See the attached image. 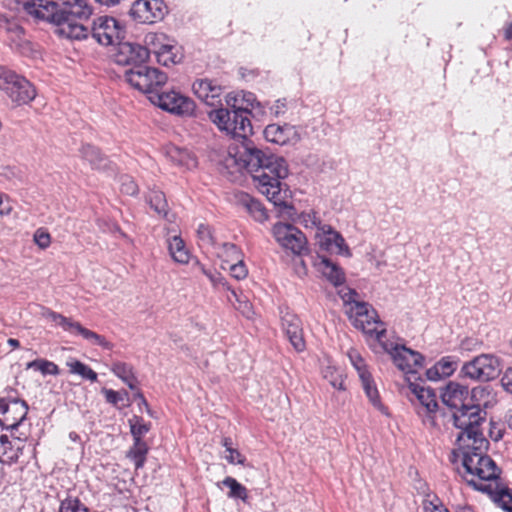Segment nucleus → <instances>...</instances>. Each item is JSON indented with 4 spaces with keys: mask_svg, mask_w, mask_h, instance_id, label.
<instances>
[{
    "mask_svg": "<svg viewBox=\"0 0 512 512\" xmlns=\"http://www.w3.org/2000/svg\"><path fill=\"white\" fill-rule=\"evenodd\" d=\"M242 166L252 174L258 191L278 208V216L294 219L295 208L288 203L289 191L282 180L288 176L286 161L270 152L263 151L248 144L239 152Z\"/></svg>",
    "mask_w": 512,
    "mask_h": 512,
    "instance_id": "obj_1",
    "label": "nucleus"
},
{
    "mask_svg": "<svg viewBox=\"0 0 512 512\" xmlns=\"http://www.w3.org/2000/svg\"><path fill=\"white\" fill-rule=\"evenodd\" d=\"M483 426L479 427L480 435L467 432H459L457 442L462 451V470H459L465 481L476 489L475 484H487L499 477L501 470L496 463L484 452L488 441L483 432Z\"/></svg>",
    "mask_w": 512,
    "mask_h": 512,
    "instance_id": "obj_2",
    "label": "nucleus"
},
{
    "mask_svg": "<svg viewBox=\"0 0 512 512\" xmlns=\"http://www.w3.org/2000/svg\"><path fill=\"white\" fill-rule=\"evenodd\" d=\"M441 399L444 405L452 410L450 415L446 414L448 422L459 429V432H467L480 435L479 427L484 426L487 420L485 410L478 406H470L466 401L470 397V390L467 386L455 381H450L441 388Z\"/></svg>",
    "mask_w": 512,
    "mask_h": 512,
    "instance_id": "obj_3",
    "label": "nucleus"
},
{
    "mask_svg": "<svg viewBox=\"0 0 512 512\" xmlns=\"http://www.w3.org/2000/svg\"><path fill=\"white\" fill-rule=\"evenodd\" d=\"M238 97H226L227 108L214 109L209 112V119L233 138H247L252 134V125L247 107L238 105Z\"/></svg>",
    "mask_w": 512,
    "mask_h": 512,
    "instance_id": "obj_4",
    "label": "nucleus"
},
{
    "mask_svg": "<svg viewBox=\"0 0 512 512\" xmlns=\"http://www.w3.org/2000/svg\"><path fill=\"white\" fill-rule=\"evenodd\" d=\"M124 78L132 87L147 94L150 101H152V96L158 94L167 82L164 72L144 64L125 70Z\"/></svg>",
    "mask_w": 512,
    "mask_h": 512,
    "instance_id": "obj_5",
    "label": "nucleus"
},
{
    "mask_svg": "<svg viewBox=\"0 0 512 512\" xmlns=\"http://www.w3.org/2000/svg\"><path fill=\"white\" fill-rule=\"evenodd\" d=\"M0 90L16 105L28 104L36 97L28 79L4 66H0Z\"/></svg>",
    "mask_w": 512,
    "mask_h": 512,
    "instance_id": "obj_6",
    "label": "nucleus"
},
{
    "mask_svg": "<svg viewBox=\"0 0 512 512\" xmlns=\"http://www.w3.org/2000/svg\"><path fill=\"white\" fill-rule=\"evenodd\" d=\"M501 360L493 354H480L463 363L459 375L461 378L476 382H489L501 374Z\"/></svg>",
    "mask_w": 512,
    "mask_h": 512,
    "instance_id": "obj_7",
    "label": "nucleus"
},
{
    "mask_svg": "<svg viewBox=\"0 0 512 512\" xmlns=\"http://www.w3.org/2000/svg\"><path fill=\"white\" fill-rule=\"evenodd\" d=\"M347 314L355 328L371 337H375L379 343L382 342L386 329L379 320L376 310L368 303L354 301L351 308H348Z\"/></svg>",
    "mask_w": 512,
    "mask_h": 512,
    "instance_id": "obj_8",
    "label": "nucleus"
},
{
    "mask_svg": "<svg viewBox=\"0 0 512 512\" xmlns=\"http://www.w3.org/2000/svg\"><path fill=\"white\" fill-rule=\"evenodd\" d=\"M409 389L420 403L418 414L423 418L425 425L440 428L446 423V413L439 409L435 392L415 383H410Z\"/></svg>",
    "mask_w": 512,
    "mask_h": 512,
    "instance_id": "obj_9",
    "label": "nucleus"
},
{
    "mask_svg": "<svg viewBox=\"0 0 512 512\" xmlns=\"http://www.w3.org/2000/svg\"><path fill=\"white\" fill-rule=\"evenodd\" d=\"M380 345L391 356L396 367L406 374L416 373L423 366L424 357L417 351L392 342L382 341Z\"/></svg>",
    "mask_w": 512,
    "mask_h": 512,
    "instance_id": "obj_10",
    "label": "nucleus"
},
{
    "mask_svg": "<svg viewBox=\"0 0 512 512\" xmlns=\"http://www.w3.org/2000/svg\"><path fill=\"white\" fill-rule=\"evenodd\" d=\"M42 315L72 335H80L85 340L104 348L111 347V344L104 337L83 327L79 322L74 321L72 318L65 317L64 315L48 308L43 311Z\"/></svg>",
    "mask_w": 512,
    "mask_h": 512,
    "instance_id": "obj_11",
    "label": "nucleus"
},
{
    "mask_svg": "<svg viewBox=\"0 0 512 512\" xmlns=\"http://www.w3.org/2000/svg\"><path fill=\"white\" fill-rule=\"evenodd\" d=\"M92 37L101 45L118 44L125 36L124 25L113 17L100 16L93 22Z\"/></svg>",
    "mask_w": 512,
    "mask_h": 512,
    "instance_id": "obj_12",
    "label": "nucleus"
},
{
    "mask_svg": "<svg viewBox=\"0 0 512 512\" xmlns=\"http://www.w3.org/2000/svg\"><path fill=\"white\" fill-rule=\"evenodd\" d=\"M151 102L165 111L184 117L193 116L196 107L191 98L173 90L169 92L160 91L152 96Z\"/></svg>",
    "mask_w": 512,
    "mask_h": 512,
    "instance_id": "obj_13",
    "label": "nucleus"
},
{
    "mask_svg": "<svg viewBox=\"0 0 512 512\" xmlns=\"http://www.w3.org/2000/svg\"><path fill=\"white\" fill-rule=\"evenodd\" d=\"M276 242L293 254L301 255L307 250V239L302 231L291 224L276 223L272 228Z\"/></svg>",
    "mask_w": 512,
    "mask_h": 512,
    "instance_id": "obj_14",
    "label": "nucleus"
},
{
    "mask_svg": "<svg viewBox=\"0 0 512 512\" xmlns=\"http://www.w3.org/2000/svg\"><path fill=\"white\" fill-rule=\"evenodd\" d=\"M28 406L16 398L0 399V425L7 430L16 429L26 418Z\"/></svg>",
    "mask_w": 512,
    "mask_h": 512,
    "instance_id": "obj_15",
    "label": "nucleus"
},
{
    "mask_svg": "<svg viewBox=\"0 0 512 512\" xmlns=\"http://www.w3.org/2000/svg\"><path fill=\"white\" fill-rule=\"evenodd\" d=\"M129 13L139 23L152 24L163 19L166 5L162 0H137Z\"/></svg>",
    "mask_w": 512,
    "mask_h": 512,
    "instance_id": "obj_16",
    "label": "nucleus"
},
{
    "mask_svg": "<svg viewBox=\"0 0 512 512\" xmlns=\"http://www.w3.org/2000/svg\"><path fill=\"white\" fill-rule=\"evenodd\" d=\"M316 242L321 250L336 253L346 257L351 256V251L345 243L343 236L331 225L319 227L315 234Z\"/></svg>",
    "mask_w": 512,
    "mask_h": 512,
    "instance_id": "obj_17",
    "label": "nucleus"
},
{
    "mask_svg": "<svg viewBox=\"0 0 512 512\" xmlns=\"http://www.w3.org/2000/svg\"><path fill=\"white\" fill-rule=\"evenodd\" d=\"M28 14L37 19L55 23L61 22V2L59 0H30L24 5Z\"/></svg>",
    "mask_w": 512,
    "mask_h": 512,
    "instance_id": "obj_18",
    "label": "nucleus"
},
{
    "mask_svg": "<svg viewBox=\"0 0 512 512\" xmlns=\"http://www.w3.org/2000/svg\"><path fill=\"white\" fill-rule=\"evenodd\" d=\"M114 60L118 65L136 67L148 60V51L143 45L120 41Z\"/></svg>",
    "mask_w": 512,
    "mask_h": 512,
    "instance_id": "obj_19",
    "label": "nucleus"
},
{
    "mask_svg": "<svg viewBox=\"0 0 512 512\" xmlns=\"http://www.w3.org/2000/svg\"><path fill=\"white\" fill-rule=\"evenodd\" d=\"M281 325L292 347L297 352L304 351L306 343L303 335L302 322L299 317L291 312H286L281 317Z\"/></svg>",
    "mask_w": 512,
    "mask_h": 512,
    "instance_id": "obj_20",
    "label": "nucleus"
},
{
    "mask_svg": "<svg viewBox=\"0 0 512 512\" xmlns=\"http://www.w3.org/2000/svg\"><path fill=\"white\" fill-rule=\"evenodd\" d=\"M476 490L487 493L491 499L499 504L504 510H512V495L509 489L500 483V478L485 485L475 484Z\"/></svg>",
    "mask_w": 512,
    "mask_h": 512,
    "instance_id": "obj_21",
    "label": "nucleus"
},
{
    "mask_svg": "<svg viewBox=\"0 0 512 512\" xmlns=\"http://www.w3.org/2000/svg\"><path fill=\"white\" fill-rule=\"evenodd\" d=\"M194 94L207 105H215L222 94V87L213 80L197 79L192 85Z\"/></svg>",
    "mask_w": 512,
    "mask_h": 512,
    "instance_id": "obj_22",
    "label": "nucleus"
},
{
    "mask_svg": "<svg viewBox=\"0 0 512 512\" xmlns=\"http://www.w3.org/2000/svg\"><path fill=\"white\" fill-rule=\"evenodd\" d=\"M264 136L267 141L279 145H285L298 140L295 127L289 124H270L265 128Z\"/></svg>",
    "mask_w": 512,
    "mask_h": 512,
    "instance_id": "obj_23",
    "label": "nucleus"
},
{
    "mask_svg": "<svg viewBox=\"0 0 512 512\" xmlns=\"http://www.w3.org/2000/svg\"><path fill=\"white\" fill-rule=\"evenodd\" d=\"M314 266L334 286L342 285L345 282L346 278L343 269L329 258L318 256L314 261Z\"/></svg>",
    "mask_w": 512,
    "mask_h": 512,
    "instance_id": "obj_24",
    "label": "nucleus"
},
{
    "mask_svg": "<svg viewBox=\"0 0 512 512\" xmlns=\"http://www.w3.org/2000/svg\"><path fill=\"white\" fill-rule=\"evenodd\" d=\"M59 1L61 2V13L64 14V19L75 17L80 20H86L92 15V8L88 5L86 0Z\"/></svg>",
    "mask_w": 512,
    "mask_h": 512,
    "instance_id": "obj_25",
    "label": "nucleus"
},
{
    "mask_svg": "<svg viewBox=\"0 0 512 512\" xmlns=\"http://www.w3.org/2000/svg\"><path fill=\"white\" fill-rule=\"evenodd\" d=\"M470 398L473 402L470 406H483L492 408L497 403V393L490 385L476 386L470 390Z\"/></svg>",
    "mask_w": 512,
    "mask_h": 512,
    "instance_id": "obj_26",
    "label": "nucleus"
},
{
    "mask_svg": "<svg viewBox=\"0 0 512 512\" xmlns=\"http://www.w3.org/2000/svg\"><path fill=\"white\" fill-rule=\"evenodd\" d=\"M459 360L454 356L442 357L433 367L426 371L429 380L436 381L442 377H449L458 367Z\"/></svg>",
    "mask_w": 512,
    "mask_h": 512,
    "instance_id": "obj_27",
    "label": "nucleus"
},
{
    "mask_svg": "<svg viewBox=\"0 0 512 512\" xmlns=\"http://www.w3.org/2000/svg\"><path fill=\"white\" fill-rule=\"evenodd\" d=\"M165 156L171 163L188 169L195 167L197 164L196 159L187 149L174 145H168L165 148Z\"/></svg>",
    "mask_w": 512,
    "mask_h": 512,
    "instance_id": "obj_28",
    "label": "nucleus"
},
{
    "mask_svg": "<svg viewBox=\"0 0 512 512\" xmlns=\"http://www.w3.org/2000/svg\"><path fill=\"white\" fill-rule=\"evenodd\" d=\"M57 32L65 38L72 40H82L87 38L89 30L83 24L74 22L71 19H62L57 24Z\"/></svg>",
    "mask_w": 512,
    "mask_h": 512,
    "instance_id": "obj_29",
    "label": "nucleus"
},
{
    "mask_svg": "<svg viewBox=\"0 0 512 512\" xmlns=\"http://www.w3.org/2000/svg\"><path fill=\"white\" fill-rule=\"evenodd\" d=\"M240 205L254 218L255 221L264 222L268 219V213L264 205L257 199L248 194H243L239 198Z\"/></svg>",
    "mask_w": 512,
    "mask_h": 512,
    "instance_id": "obj_30",
    "label": "nucleus"
},
{
    "mask_svg": "<svg viewBox=\"0 0 512 512\" xmlns=\"http://www.w3.org/2000/svg\"><path fill=\"white\" fill-rule=\"evenodd\" d=\"M110 370L131 390H135L137 388L138 380L132 365L126 362L115 361L111 364Z\"/></svg>",
    "mask_w": 512,
    "mask_h": 512,
    "instance_id": "obj_31",
    "label": "nucleus"
},
{
    "mask_svg": "<svg viewBox=\"0 0 512 512\" xmlns=\"http://www.w3.org/2000/svg\"><path fill=\"white\" fill-rule=\"evenodd\" d=\"M157 62L163 66H170L179 63L182 59L180 48L170 43L169 40L161 46L160 50L156 53Z\"/></svg>",
    "mask_w": 512,
    "mask_h": 512,
    "instance_id": "obj_32",
    "label": "nucleus"
},
{
    "mask_svg": "<svg viewBox=\"0 0 512 512\" xmlns=\"http://www.w3.org/2000/svg\"><path fill=\"white\" fill-rule=\"evenodd\" d=\"M81 156L93 169L105 170L109 166V160L101 154L98 148L86 144L81 148Z\"/></svg>",
    "mask_w": 512,
    "mask_h": 512,
    "instance_id": "obj_33",
    "label": "nucleus"
},
{
    "mask_svg": "<svg viewBox=\"0 0 512 512\" xmlns=\"http://www.w3.org/2000/svg\"><path fill=\"white\" fill-rule=\"evenodd\" d=\"M169 254L172 259L179 264H187L190 254L180 236H173L167 240Z\"/></svg>",
    "mask_w": 512,
    "mask_h": 512,
    "instance_id": "obj_34",
    "label": "nucleus"
},
{
    "mask_svg": "<svg viewBox=\"0 0 512 512\" xmlns=\"http://www.w3.org/2000/svg\"><path fill=\"white\" fill-rule=\"evenodd\" d=\"M362 387L371 404L383 414H387L385 406L380 401L379 392L372 379V376L361 379Z\"/></svg>",
    "mask_w": 512,
    "mask_h": 512,
    "instance_id": "obj_35",
    "label": "nucleus"
},
{
    "mask_svg": "<svg viewBox=\"0 0 512 512\" xmlns=\"http://www.w3.org/2000/svg\"><path fill=\"white\" fill-rule=\"evenodd\" d=\"M148 446L143 440H134L127 456L134 462L136 469L142 468L146 461Z\"/></svg>",
    "mask_w": 512,
    "mask_h": 512,
    "instance_id": "obj_36",
    "label": "nucleus"
},
{
    "mask_svg": "<svg viewBox=\"0 0 512 512\" xmlns=\"http://www.w3.org/2000/svg\"><path fill=\"white\" fill-rule=\"evenodd\" d=\"M147 201L159 216H168V204L163 192L158 190L150 191L147 196Z\"/></svg>",
    "mask_w": 512,
    "mask_h": 512,
    "instance_id": "obj_37",
    "label": "nucleus"
},
{
    "mask_svg": "<svg viewBox=\"0 0 512 512\" xmlns=\"http://www.w3.org/2000/svg\"><path fill=\"white\" fill-rule=\"evenodd\" d=\"M322 374L330 385L338 390H345L343 372L335 366L328 365L323 368Z\"/></svg>",
    "mask_w": 512,
    "mask_h": 512,
    "instance_id": "obj_38",
    "label": "nucleus"
},
{
    "mask_svg": "<svg viewBox=\"0 0 512 512\" xmlns=\"http://www.w3.org/2000/svg\"><path fill=\"white\" fill-rule=\"evenodd\" d=\"M167 37L163 33H155L149 32L144 36V48L148 51V56L150 53L156 55L157 50H160L161 46H163L167 42Z\"/></svg>",
    "mask_w": 512,
    "mask_h": 512,
    "instance_id": "obj_39",
    "label": "nucleus"
},
{
    "mask_svg": "<svg viewBox=\"0 0 512 512\" xmlns=\"http://www.w3.org/2000/svg\"><path fill=\"white\" fill-rule=\"evenodd\" d=\"M128 422L133 440H142V437L151 429V423L145 422L139 416H133Z\"/></svg>",
    "mask_w": 512,
    "mask_h": 512,
    "instance_id": "obj_40",
    "label": "nucleus"
},
{
    "mask_svg": "<svg viewBox=\"0 0 512 512\" xmlns=\"http://www.w3.org/2000/svg\"><path fill=\"white\" fill-rule=\"evenodd\" d=\"M201 272L210 280L213 286H221L229 291H231L232 296L238 300L237 292L231 289L230 285L226 281L224 277L221 276L220 273L213 271L211 269H207L204 265H199Z\"/></svg>",
    "mask_w": 512,
    "mask_h": 512,
    "instance_id": "obj_41",
    "label": "nucleus"
},
{
    "mask_svg": "<svg viewBox=\"0 0 512 512\" xmlns=\"http://www.w3.org/2000/svg\"><path fill=\"white\" fill-rule=\"evenodd\" d=\"M26 368L39 371L43 375H58L59 374L58 366L54 362L48 361L46 359L33 360V361L27 363Z\"/></svg>",
    "mask_w": 512,
    "mask_h": 512,
    "instance_id": "obj_42",
    "label": "nucleus"
},
{
    "mask_svg": "<svg viewBox=\"0 0 512 512\" xmlns=\"http://www.w3.org/2000/svg\"><path fill=\"white\" fill-rule=\"evenodd\" d=\"M67 366L70 368V373L78 374L92 382L97 380V373L81 361H68Z\"/></svg>",
    "mask_w": 512,
    "mask_h": 512,
    "instance_id": "obj_43",
    "label": "nucleus"
},
{
    "mask_svg": "<svg viewBox=\"0 0 512 512\" xmlns=\"http://www.w3.org/2000/svg\"><path fill=\"white\" fill-rule=\"evenodd\" d=\"M424 512H449L437 495L426 493L422 501Z\"/></svg>",
    "mask_w": 512,
    "mask_h": 512,
    "instance_id": "obj_44",
    "label": "nucleus"
},
{
    "mask_svg": "<svg viewBox=\"0 0 512 512\" xmlns=\"http://www.w3.org/2000/svg\"><path fill=\"white\" fill-rule=\"evenodd\" d=\"M222 483H223V485L230 488V492L228 494L229 497L240 498L242 500H246L247 489L242 484L237 482L236 479H234L232 477H226Z\"/></svg>",
    "mask_w": 512,
    "mask_h": 512,
    "instance_id": "obj_45",
    "label": "nucleus"
},
{
    "mask_svg": "<svg viewBox=\"0 0 512 512\" xmlns=\"http://www.w3.org/2000/svg\"><path fill=\"white\" fill-rule=\"evenodd\" d=\"M59 512H88V508L78 498L68 496L61 501Z\"/></svg>",
    "mask_w": 512,
    "mask_h": 512,
    "instance_id": "obj_46",
    "label": "nucleus"
},
{
    "mask_svg": "<svg viewBox=\"0 0 512 512\" xmlns=\"http://www.w3.org/2000/svg\"><path fill=\"white\" fill-rule=\"evenodd\" d=\"M351 364L356 369L358 376L361 379L370 376V372L366 368V364L362 356L356 350H351L348 353Z\"/></svg>",
    "mask_w": 512,
    "mask_h": 512,
    "instance_id": "obj_47",
    "label": "nucleus"
},
{
    "mask_svg": "<svg viewBox=\"0 0 512 512\" xmlns=\"http://www.w3.org/2000/svg\"><path fill=\"white\" fill-rule=\"evenodd\" d=\"M220 255L222 257H226V263H233L236 260L241 259V252L235 244L232 243H223L221 245Z\"/></svg>",
    "mask_w": 512,
    "mask_h": 512,
    "instance_id": "obj_48",
    "label": "nucleus"
},
{
    "mask_svg": "<svg viewBox=\"0 0 512 512\" xmlns=\"http://www.w3.org/2000/svg\"><path fill=\"white\" fill-rule=\"evenodd\" d=\"M300 222L305 228H316L319 231V227L324 226L320 218L317 216L315 211L305 212L300 215Z\"/></svg>",
    "mask_w": 512,
    "mask_h": 512,
    "instance_id": "obj_49",
    "label": "nucleus"
},
{
    "mask_svg": "<svg viewBox=\"0 0 512 512\" xmlns=\"http://www.w3.org/2000/svg\"><path fill=\"white\" fill-rule=\"evenodd\" d=\"M229 271L231 276L236 280H243L248 275V269L242 258L231 263L229 265Z\"/></svg>",
    "mask_w": 512,
    "mask_h": 512,
    "instance_id": "obj_50",
    "label": "nucleus"
},
{
    "mask_svg": "<svg viewBox=\"0 0 512 512\" xmlns=\"http://www.w3.org/2000/svg\"><path fill=\"white\" fill-rule=\"evenodd\" d=\"M120 190L126 195H135L138 192V186L132 177L123 175L120 177Z\"/></svg>",
    "mask_w": 512,
    "mask_h": 512,
    "instance_id": "obj_51",
    "label": "nucleus"
},
{
    "mask_svg": "<svg viewBox=\"0 0 512 512\" xmlns=\"http://www.w3.org/2000/svg\"><path fill=\"white\" fill-rule=\"evenodd\" d=\"M11 446V441L9 440V437L7 435H1L0 436V453L3 457H6L7 461L10 463L16 462L19 458L17 451H12V453H9L6 450V446Z\"/></svg>",
    "mask_w": 512,
    "mask_h": 512,
    "instance_id": "obj_52",
    "label": "nucleus"
},
{
    "mask_svg": "<svg viewBox=\"0 0 512 512\" xmlns=\"http://www.w3.org/2000/svg\"><path fill=\"white\" fill-rule=\"evenodd\" d=\"M102 393L104 394L106 401L112 405H117L128 396L126 391L120 392L107 388H103Z\"/></svg>",
    "mask_w": 512,
    "mask_h": 512,
    "instance_id": "obj_53",
    "label": "nucleus"
},
{
    "mask_svg": "<svg viewBox=\"0 0 512 512\" xmlns=\"http://www.w3.org/2000/svg\"><path fill=\"white\" fill-rule=\"evenodd\" d=\"M197 234L200 241L204 245H215V241L212 235L211 228L208 225L200 224L197 229Z\"/></svg>",
    "mask_w": 512,
    "mask_h": 512,
    "instance_id": "obj_54",
    "label": "nucleus"
},
{
    "mask_svg": "<svg viewBox=\"0 0 512 512\" xmlns=\"http://www.w3.org/2000/svg\"><path fill=\"white\" fill-rule=\"evenodd\" d=\"M34 241L41 249H45L50 245L51 237L48 232L38 229L34 234Z\"/></svg>",
    "mask_w": 512,
    "mask_h": 512,
    "instance_id": "obj_55",
    "label": "nucleus"
},
{
    "mask_svg": "<svg viewBox=\"0 0 512 512\" xmlns=\"http://www.w3.org/2000/svg\"><path fill=\"white\" fill-rule=\"evenodd\" d=\"M228 455L225 456L226 460L231 464H243L244 463V457L241 455V453L233 449L232 447L227 448Z\"/></svg>",
    "mask_w": 512,
    "mask_h": 512,
    "instance_id": "obj_56",
    "label": "nucleus"
},
{
    "mask_svg": "<svg viewBox=\"0 0 512 512\" xmlns=\"http://www.w3.org/2000/svg\"><path fill=\"white\" fill-rule=\"evenodd\" d=\"M501 385L505 391L512 394V367H508L503 373Z\"/></svg>",
    "mask_w": 512,
    "mask_h": 512,
    "instance_id": "obj_57",
    "label": "nucleus"
},
{
    "mask_svg": "<svg viewBox=\"0 0 512 512\" xmlns=\"http://www.w3.org/2000/svg\"><path fill=\"white\" fill-rule=\"evenodd\" d=\"M287 109V104L285 99H278L275 101V103L271 106L270 110L271 113L275 116H280L285 113Z\"/></svg>",
    "mask_w": 512,
    "mask_h": 512,
    "instance_id": "obj_58",
    "label": "nucleus"
},
{
    "mask_svg": "<svg viewBox=\"0 0 512 512\" xmlns=\"http://www.w3.org/2000/svg\"><path fill=\"white\" fill-rule=\"evenodd\" d=\"M256 102V98L254 94L252 93H243L242 99H238V105H242L243 107H247L248 109L252 108L254 106V103ZM250 113V110H248Z\"/></svg>",
    "mask_w": 512,
    "mask_h": 512,
    "instance_id": "obj_59",
    "label": "nucleus"
},
{
    "mask_svg": "<svg viewBox=\"0 0 512 512\" xmlns=\"http://www.w3.org/2000/svg\"><path fill=\"white\" fill-rule=\"evenodd\" d=\"M356 296H357V293L355 290H349L347 293H345L343 295V300H344L345 304H347L349 306V308H351L354 301H357L355 299Z\"/></svg>",
    "mask_w": 512,
    "mask_h": 512,
    "instance_id": "obj_60",
    "label": "nucleus"
},
{
    "mask_svg": "<svg viewBox=\"0 0 512 512\" xmlns=\"http://www.w3.org/2000/svg\"><path fill=\"white\" fill-rule=\"evenodd\" d=\"M135 390H136V393L134 394V398L139 401V405H144L147 412L150 414L151 411H150L149 405H148L143 393L140 390H138L137 388Z\"/></svg>",
    "mask_w": 512,
    "mask_h": 512,
    "instance_id": "obj_61",
    "label": "nucleus"
},
{
    "mask_svg": "<svg viewBox=\"0 0 512 512\" xmlns=\"http://www.w3.org/2000/svg\"><path fill=\"white\" fill-rule=\"evenodd\" d=\"M95 1L102 5L110 7V6H114L118 3H120L121 0H95Z\"/></svg>",
    "mask_w": 512,
    "mask_h": 512,
    "instance_id": "obj_62",
    "label": "nucleus"
},
{
    "mask_svg": "<svg viewBox=\"0 0 512 512\" xmlns=\"http://www.w3.org/2000/svg\"><path fill=\"white\" fill-rule=\"evenodd\" d=\"M455 512H474V510L470 506H457Z\"/></svg>",
    "mask_w": 512,
    "mask_h": 512,
    "instance_id": "obj_63",
    "label": "nucleus"
},
{
    "mask_svg": "<svg viewBox=\"0 0 512 512\" xmlns=\"http://www.w3.org/2000/svg\"><path fill=\"white\" fill-rule=\"evenodd\" d=\"M505 37L506 39H512V22L509 23L505 29Z\"/></svg>",
    "mask_w": 512,
    "mask_h": 512,
    "instance_id": "obj_64",
    "label": "nucleus"
}]
</instances>
